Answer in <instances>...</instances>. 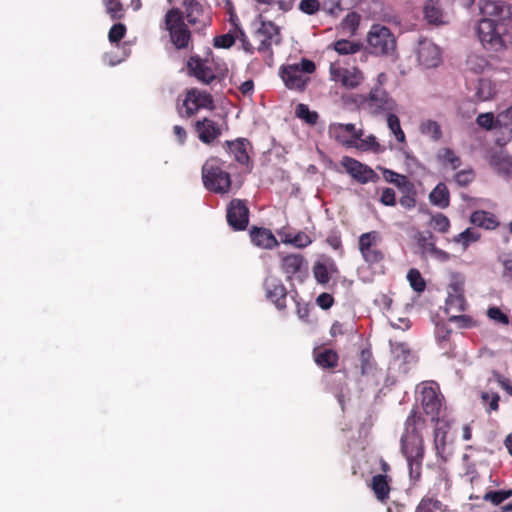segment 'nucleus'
Returning a JSON list of instances; mask_svg holds the SVG:
<instances>
[{
  "instance_id": "a19ab883",
  "label": "nucleus",
  "mask_w": 512,
  "mask_h": 512,
  "mask_svg": "<svg viewBox=\"0 0 512 512\" xmlns=\"http://www.w3.org/2000/svg\"><path fill=\"white\" fill-rule=\"evenodd\" d=\"M491 164L498 173L503 175L512 174V157H494L491 161Z\"/></svg>"
},
{
  "instance_id": "393cba45",
  "label": "nucleus",
  "mask_w": 512,
  "mask_h": 512,
  "mask_svg": "<svg viewBox=\"0 0 512 512\" xmlns=\"http://www.w3.org/2000/svg\"><path fill=\"white\" fill-rule=\"evenodd\" d=\"M250 238L253 244L264 249H271L278 244L276 237L266 228L253 227Z\"/></svg>"
},
{
  "instance_id": "e433bc0d",
  "label": "nucleus",
  "mask_w": 512,
  "mask_h": 512,
  "mask_svg": "<svg viewBox=\"0 0 512 512\" xmlns=\"http://www.w3.org/2000/svg\"><path fill=\"white\" fill-rule=\"evenodd\" d=\"M333 49L340 55H350L359 52L361 45L357 42L341 39L333 43Z\"/></svg>"
},
{
  "instance_id": "052dcab7",
  "label": "nucleus",
  "mask_w": 512,
  "mask_h": 512,
  "mask_svg": "<svg viewBox=\"0 0 512 512\" xmlns=\"http://www.w3.org/2000/svg\"><path fill=\"white\" fill-rule=\"evenodd\" d=\"M288 242L297 248H305L312 243V239L306 233L299 232L293 238L289 239Z\"/></svg>"
},
{
  "instance_id": "7c9ffc66",
  "label": "nucleus",
  "mask_w": 512,
  "mask_h": 512,
  "mask_svg": "<svg viewBox=\"0 0 512 512\" xmlns=\"http://www.w3.org/2000/svg\"><path fill=\"white\" fill-rule=\"evenodd\" d=\"M481 238V234L474 228H467L463 232L454 236L452 241L460 244L465 251L472 243L477 242Z\"/></svg>"
},
{
  "instance_id": "473e14b6",
  "label": "nucleus",
  "mask_w": 512,
  "mask_h": 512,
  "mask_svg": "<svg viewBox=\"0 0 512 512\" xmlns=\"http://www.w3.org/2000/svg\"><path fill=\"white\" fill-rule=\"evenodd\" d=\"M437 159L443 165H450L453 170H456L461 165V159L455 152L448 147L439 149L437 152Z\"/></svg>"
},
{
  "instance_id": "7ed1b4c3",
  "label": "nucleus",
  "mask_w": 512,
  "mask_h": 512,
  "mask_svg": "<svg viewBox=\"0 0 512 512\" xmlns=\"http://www.w3.org/2000/svg\"><path fill=\"white\" fill-rule=\"evenodd\" d=\"M358 107L373 116L391 112L397 109L396 101L390 96L384 87L373 86L368 94L357 96Z\"/></svg>"
},
{
  "instance_id": "bb28decb",
  "label": "nucleus",
  "mask_w": 512,
  "mask_h": 512,
  "mask_svg": "<svg viewBox=\"0 0 512 512\" xmlns=\"http://www.w3.org/2000/svg\"><path fill=\"white\" fill-rule=\"evenodd\" d=\"M303 264L304 258L300 254H288L281 258V269L289 280L301 270Z\"/></svg>"
},
{
  "instance_id": "37998d69",
  "label": "nucleus",
  "mask_w": 512,
  "mask_h": 512,
  "mask_svg": "<svg viewBox=\"0 0 512 512\" xmlns=\"http://www.w3.org/2000/svg\"><path fill=\"white\" fill-rule=\"evenodd\" d=\"M430 225L435 231L440 233H447L451 226L449 218L442 213H436L433 215L431 217Z\"/></svg>"
},
{
  "instance_id": "e2e57ef3",
  "label": "nucleus",
  "mask_w": 512,
  "mask_h": 512,
  "mask_svg": "<svg viewBox=\"0 0 512 512\" xmlns=\"http://www.w3.org/2000/svg\"><path fill=\"white\" fill-rule=\"evenodd\" d=\"M235 36H236V39H238L242 43L243 49L246 52L253 53V47H252L251 43L249 42L247 35L237 25L235 26Z\"/></svg>"
},
{
  "instance_id": "58836bf2",
  "label": "nucleus",
  "mask_w": 512,
  "mask_h": 512,
  "mask_svg": "<svg viewBox=\"0 0 512 512\" xmlns=\"http://www.w3.org/2000/svg\"><path fill=\"white\" fill-rule=\"evenodd\" d=\"M295 114L298 118L304 120L309 125H315L318 121V114L310 111L308 105L300 103L296 106Z\"/></svg>"
},
{
  "instance_id": "69168bd1",
  "label": "nucleus",
  "mask_w": 512,
  "mask_h": 512,
  "mask_svg": "<svg viewBox=\"0 0 512 512\" xmlns=\"http://www.w3.org/2000/svg\"><path fill=\"white\" fill-rule=\"evenodd\" d=\"M316 303L322 308V309H329L333 303H334V298L331 294L329 293H321L317 299H316Z\"/></svg>"
},
{
  "instance_id": "13d9d810",
  "label": "nucleus",
  "mask_w": 512,
  "mask_h": 512,
  "mask_svg": "<svg viewBox=\"0 0 512 512\" xmlns=\"http://www.w3.org/2000/svg\"><path fill=\"white\" fill-rule=\"evenodd\" d=\"M320 3L318 0H301L299 10L308 15H314L319 11Z\"/></svg>"
},
{
  "instance_id": "ddd939ff",
  "label": "nucleus",
  "mask_w": 512,
  "mask_h": 512,
  "mask_svg": "<svg viewBox=\"0 0 512 512\" xmlns=\"http://www.w3.org/2000/svg\"><path fill=\"white\" fill-rule=\"evenodd\" d=\"M249 208L242 199H232L227 205L226 219L234 231H243L249 224Z\"/></svg>"
},
{
  "instance_id": "5fc2aeb1",
  "label": "nucleus",
  "mask_w": 512,
  "mask_h": 512,
  "mask_svg": "<svg viewBox=\"0 0 512 512\" xmlns=\"http://www.w3.org/2000/svg\"><path fill=\"white\" fill-rule=\"evenodd\" d=\"M481 399L484 404H489L490 411H497L499 409L500 396L498 393L482 392Z\"/></svg>"
},
{
  "instance_id": "72a5a7b5",
  "label": "nucleus",
  "mask_w": 512,
  "mask_h": 512,
  "mask_svg": "<svg viewBox=\"0 0 512 512\" xmlns=\"http://www.w3.org/2000/svg\"><path fill=\"white\" fill-rule=\"evenodd\" d=\"M387 126L391 133L395 136L398 143H407L406 135L401 128L400 120L394 112H391L387 115Z\"/></svg>"
},
{
  "instance_id": "3c124183",
  "label": "nucleus",
  "mask_w": 512,
  "mask_h": 512,
  "mask_svg": "<svg viewBox=\"0 0 512 512\" xmlns=\"http://www.w3.org/2000/svg\"><path fill=\"white\" fill-rule=\"evenodd\" d=\"M359 140L360 144L358 145V148L362 150H371L375 153H381L384 151V148L381 147L374 135H369L366 139L360 138Z\"/></svg>"
},
{
  "instance_id": "864d4df0",
  "label": "nucleus",
  "mask_w": 512,
  "mask_h": 512,
  "mask_svg": "<svg viewBox=\"0 0 512 512\" xmlns=\"http://www.w3.org/2000/svg\"><path fill=\"white\" fill-rule=\"evenodd\" d=\"M127 28L123 23H115L109 30L108 39L111 43H118L124 38Z\"/></svg>"
},
{
  "instance_id": "6ab92c4d",
  "label": "nucleus",
  "mask_w": 512,
  "mask_h": 512,
  "mask_svg": "<svg viewBox=\"0 0 512 512\" xmlns=\"http://www.w3.org/2000/svg\"><path fill=\"white\" fill-rule=\"evenodd\" d=\"M187 70L190 76L206 85L211 84L216 79L213 69L199 55H193L188 59Z\"/></svg>"
},
{
  "instance_id": "cd10ccee",
  "label": "nucleus",
  "mask_w": 512,
  "mask_h": 512,
  "mask_svg": "<svg viewBox=\"0 0 512 512\" xmlns=\"http://www.w3.org/2000/svg\"><path fill=\"white\" fill-rule=\"evenodd\" d=\"M430 202L440 208H447L450 204V193L445 183H438L429 194Z\"/></svg>"
},
{
  "instance_id": "774afa93",
  "label": "nucleus",
  "mask_w": 512,
  "mask_h": 512,
  "mask_svg": "<svg viewBox=\"0 0 512 512\" xmlns=\"http://www.w3.org/2000/svg\"><path fill=\"white\" fill-rule=\"evenodd\" d=\"M326 242L331 246L334 250H339L342 248V240L339 234L331 233L328 235Z\"/></svg>"
},
{
  "instance_id": "b1692460",
  "label": "nucleus",
  "mask_w": 512,
  "mask_h": 512,
  "mask_svg": "<svg viewBox=\"0 0 512 512\" xmlns=\"http://www.w3.org/2000/svg\"><path fill=\"white\" fill-rule=\"evenodd\" d=\"M423 14L425 20L431 25L439 26L445 24L440 0H426Z\"/></svg>"
},
{
  "instance_id": "bf43d9fd",
  "label": "nucleus",
  "mask_w": 512,
  "mask_h": 512,
  "mask_svg": "<svg viewBox=\"0 0 512 512\" xmlns=\"http://www.w3.org/2000/svg\"><path fill=\"white\" fill-rule=\"evenodd\" d=\"M487 315L490 319L498 322V323H501L503 325H508L509 324V318L508 316L503 313L501 311L500 308L498 307H490L488 310H487Z\"/></svg>"
},
{
  "instance_id": "412c9836",
  "label": "nucleus",
  "mask_w": 512,
  "mask_h": 512,
  "mask_svg": "<svg viewBox=\"0 0 512 512\" xmlns=\"http://www.w3.org/2000/svg\"><path fill=\"white\" fill-rule=\"evenodd\" d=\"M417 58L419 63L426 68L436 67L441 61L440 49L431 41H421L417 50Z\"/></svg>"
},
{
  "instance_id": "a878e982",
  "label": "nucleus",
  "mask_w": 512,
  "mask_h": 512,
  "mask_svg": "<svg viewBox=\"0 0 512 512\" xmlns=\"http://www.w3.org/2000/svg\"><path fill=\"white\" fill-rule=\"evenodd\" d=\"M470 222L471 224L486 230H494L500 225L496 216L485 210L474 211L470 216Z\"/></svg>"
},
{
  "instance_id": "79ce46f5",
  "label": "nucleus",
  "mask_w": 512,
  "mask_h": 512,
  "mask_svg": "<svg viewBox=\"0 0 512 512\" xmlns=\"http://www.w3.org/2000/svg\"><path fill=\"white\" fill-rule=\"evenodd\" d=\"M313 275L317 283L321 285H326L330 281V276L325 260L315 262L313 266Z\"/></svg>"
},
{
  "instance_id": "dca6fc26",
  "label": "nucleus",
  "mask_w": 512,
  "mask_h": 512,
  "mask_svg": "<svg viewBox=\"0 0 512 512\" xmlns=\"http://www.w3.org/2000/svg\"><path fill=\"white\" fill-rule=\"evenodd\" d=\"M255 37L259 41L257 50L260 53H272V45L279 44L281 41L279 27L272 21H262L255 32Z\"/></svg>"
},
{
  "instance_id": "f8f14e48",
  "label": "nucleus",
  "mask_w": 512,
  "mask_h": 512,
  "mask_svg": "<svg viewBox=\"0 0 512 512\" xmlns=\"http://www.w3.org/2000/svg\"><path fill=\"white\" fill-rule=\"evenodd\" d=\"M183 16L196 31H202L211 25L210 12L198 0H183Z\"/></svg>"
},
{
  "instance_id": "5701e85b",
  "label": "nucleus",
  "mask_w": 512,
  "mask_h": 512,
  "mask_svg": "<svg viewBox=\"0 0 512 512\" xmlns=\"http://www.w3.org/2000/svg\"><path fill=\"white\" fill-rule=\"evenodd\" d=\"M390 483L391 478L387 475L378 474L372 477L370 487L378 501L385 503L389 499Z\"/></svg>"
},
{
  "instance_id": "2eb2a0df",
  "label": "nucleus",
  "mask_w": 512,
  "mask_h": 512,
  "mask_svg": "<svg viewBox=\"0 0 512 512\" xmlns=\"http://www.w3.org/2000/svg\"><path fill=\"white\" fill-rule=\"evenodd\" d=\"M341 164L346 171L361 184L369 182L375 183L380 179L379 175L372 168L354 158L348 156L343 157Z\"/></svg>"
},
{
  "instance_id": "f257e3e1",
  "label": "nucleus",
  "mask_w": 512,
  "mask_h": 512,
  "mask_svg": "<svg viewBox=\"0 0 512 512\" xmlns=\"http://www.w3.org/2000/svg\"><path fill=\"white\" fill-rule=\"evenodd\" d=\"M425 424L426 421L418 407H413L406 418L404 431L400 438V451L407 460L410 477L414 480H419L421 477L425 455L422 430Z\"/></svg>"
},
{
  "instance_id": "39448f33",
  "label": "nucleus",
  "mask_w": 512,
  "mask_h": 512,
  "mask_svg": "<svg viewBox=\"0 0 512 512\" xmlns=\"http://www.w3.org/2000/svg\"><path fill=\"white\" fill-rule=\"evenodd\" d=\"M315 70L316 65L312 60L302 58L298 64L282 66L280 76L288 89L303 92L310 81L305 74H312Z\"/></svg>"
},
{
  "instance_id": "338daca9",
  "label": "nucleus",
  "mask_w": 512,
  "mask_h": 512,
  "mask_svg": "<svg viewBox=\"0 0 512 512\" xmlns=\"http://www.w3.org/2000/svg\"><path fill=\"white\" fill-rule=\"evenodd\" d=\"M371 358H372V354L369 350L361 351L360 359H361L362 374L367 373V371L372 367Z\"/></svg>"
},
{
  "instance_id": "09e8293b",
  "label": "nucleus",
  "mask_w": 512,
  "mask_h": 512,
  "mask_svg": "<svg viewBox=\"0 0 512 512\" xmlns=\"http://www.w3.org/2000/svg\"><path fill=\"white\" fill-rule=\"evenodd\" d=\"M496 123L499 125V128H512V104L498 111Z\"/></svg>"
},
{
  "instance_id": "c9c22d12",
  "label": "nucleus",
  "mask_w": 512,
  "mask_h": 512,
  "mask_svg": "<svg viewBox=\"0 0 512 512\" xmlns=\"http://www.w3.org/2000/svg\"><path fill=\"white\" fill-rule=\"evenodd\" d=\"M443 504L433 496L426 495L418 503L415 512H436L442 510Z\"/></svg>"
},
{
  "instance_id": "ea45409f",
  "label": "nucleus",
  "mask_w": 512,
  "mask_h": 512,
  "mask_svg": "<svg viewBox=\"0 0 512 512\" xmlns=\"http://www.w3.org/2000/svg\"><path fill=\"white\" fill-rule=\"evenodd\" d=\"M407 280L412 289L418 293L423 292L426 288V282L421 273L416 268H411L407 273Z\"/></svg>"
},
{
  "instance_id": "c03bdc74",
  "label": "nucleus",
  "mask_w": 512,
  "mask_h": 512,
  "mask_svg": "<svg viewBox=\"0 0 512 512\" xmlns=\"http://www.w3.org/2000/svg\"><path fill=\"white\" fill-rule=\"evenodd\" d=\"M449 321L453 322L457 325L458 328L468 329L475 327L477 325V321L474 320L471 316L466 314H458L454 313L449 315Z\"/></svg>"
},
{
  "instance_id": "a18cd8bd",
  "label": "nucleus",
  "mask_w": 512,
  "mask_h": 512,
  "mask_svg": "<svg viewBox=\"0 0 512 512\" xmlns=\"http://www.w3.org/2000/svg\"><path fill=\"white\" fill-rule=\"evenodd\" d=\"M418 245L423 253L430 254L436 247V237L429 231L421 233L418 237Z\"/></svg>"
},
{
  "instance_id": "0eeeda50",
  "label": "nucleus",
  "mask_w": 512,
  "mask_h": 512,
  "mask_svg": "<svg viewBox=\"0 0 512 512\" xmlns=\"http://www.w3.org/2000/svg\"><path fill=\"white\" fill-rule=\"evenodd\" d=\"M214 100L211 94L206 91H201L197 88L187 89L184 93V98L180 103H177V112L182 118H190L194 116L201 109H213Z\"/></svg>"
},
{
  "instance_id": "de8ad7c7",
  "label": "nucleus",
  "mask_w": 512,
  "mask_h": 512,
  "mask_svg": "<svg viewBox=\"0 0 512 512\" xmlns=\"http://www.w3.org/2000/svg\"><path fill=\"white\" fill-rule=\"evenodd\" d=\"M476 123L486 130L499 128V125L496 123V116L491 112L479 114L476 118Z\"/></svg>"
},
{
  "instance_id": "a211bd4d",
  "label": "nucleus",
  "mask_w": 512,
  "mask_h": 512,
  "mask_svg": "<svg viewBox=\"0 0 512 512\" xmlns=\"http://www.w3.org/2000/svg\"><path fill=\"white\" fill-rule=\"evenodd\" d=\"M263 288L267 300L271 301L278 310H285L288 292L282 281L269 276L264 280Z\"/></svg>"
},
{
  "instance_id": "20e7f679",
  "label": "nucleus",
  "mask_w": 512,
  "mask_h": 512,
  "mask_svg": "<svg viewBox=\"0 0 512 512\" xmlns=\"http://www.w3.org/2000/svg\"><path fill=\"white\" fill-rule=\"evenodd\" d=\"M164 29L168 32L170 42L177 50H184L192 42V34L184 21L183 11L173 7L164 16Z\"/></svg>"
},
{
  "instance_id": "aec40b11",
  "label": "nucleus",
  "mask_w": 512,
  "mask_h": 512,
  "mask_svg": "<svg viewBox=\"0 0 512 512\" xmlns=\"http://www.w3.org/2000/svg\"><path fill=\"white\" fill-rule=\"evenodd\" d=\"M193 128L199 140L204 144H211L222 134L219 124L207 117L197 120L193 124Z\"/></svg>"
},
{
  "instance_id": "2f4dec72",
  "label": "nucleus",
  "mask_w": 512,
  "mask_h": 512,
  "mask_svg": "<svg viewBox=\"0 0 512 512\" xmlns=\"http://www.w3.org/2000/svg\"><path fill=\"white\" fill-rule=\"evenodd\" d=\"M419 131L421 134L429 136L435 142L439 141L443 136L440 124L431 119L421 122Z\"/></svg>"
},
{
  "instance_id": "c756f323",
  "label": "nucleus",
  "mask_w": 512,
  "mask_h": 512,
  "mask_svg": "<svg viewBox=\"0 0 512 512\" xmlns=\"http://www.w3.org/2000/svg\"><path fill=\"white\" fill-rule=\"evenodd\" d=\"M102 2L112 21H120L125 17L126 8L121 0H102Z\"/></svg>"
},
{
  "instance_id": "4be33fe9",
  "label": "nucleus",
  "mask_w": 512,
  "mask_h": 512,
  "mask_svg": "<svg viewBox=\"0 0 512 512\" xmlns=\"http://www.w3.org/2000/svg\"><path fill=\"white\" fill-rule=\"evenodd\" d=\"M315 363L322 369H335L339 364L338 353L329 348H315L313 351Z\"/></svg>"
},
{
  "instance_id": "9d476101",
  "label": "nucleus",
  "mask_w": 512,
  "mask_h": 512,
  "mask_svg": "<svg viewBox=\"0 0 512 512\" xmlns=\"http://www.w3.org/2000/svg\"><path fill=\"white\" fill-rule=\"evenodd\" d=\"M479 10L483 17L494 19L500 26L512 23V4L504 0H480Z\"/></svg>"
},
{
  "instance_id": "9b49d317",
  "label": "nucleus",
  "mask_w": 512,
  "mask_h": 512,
  "mask_svg": "<svg viewBox=\"0 0 512 512\" xmlns=\"http://www.w3.org/2000/svg\"><path fill=\"white\" fill-rule=\"evenodd\" d=\"M380 241V233L375 230L360 235L358 249L366 263L378 264L384 259V252L378 247Z\"/></svg>"
},
{
  "instance_id": "6e6d98bb",
  "label": "nucleus",
  "mask_w": 512,
  "mask_h": 512,
  "mask_svg": "<svg viewBox=\"0 0 512 512\" xmlns=\"http://www.w3.org/2000/svg\"><path fill=\"white\" fill-rule=\"evenodd\" d=\"M512 495V491L508 490H499L493 491L486 494L485 499H489L493 504L499 505L506 499L510 498Z\"/></svg>"
},
{
  "instance_id": "c85d7f7f",
  "label": "nucleus",
  "mask_w": 512,
  "mask_h": 512,
  "mask_svg": "<svg viewBox=\"0 0 512 512\" xmlns=\"http://www.w3.org/2000/svg\"><path fill=\"white\" fill-rule=\"evenodd\" d=\"M445 312L447 315L462 313L467 309V301L464 294H447Z\"/></svg>"
},
{
  "instance_id": "603ef678",
  "label": "nucleus",
  "mask_w": 512,
  "mask_h": 512,
  "mask_svg": "<svg viewBox=\"0 0 512 512\" xmlns=\"http://www.w3.org/2000/svg\"><path fill=\"white\" fill-rule=\"evenodd\" d=\"M236 41L235 32H228L226 34H222L216 36L213 40V44L216 48H224L228 49L234 45Z\"/></svg>"
},
{
  "instance_id": "680f3d73",
  "label": "nucleus",
  "mask_w": 512,
  "mask_h": 512,
  "mask_svg": "<svg viewBox=\"0 0 512 512\" xmlns=\"http://www.w3.org/2000/svg\"><path fill=\"white\" fill-rule=\"evenodd\" d=\"M359 15L355 12L348 13L342 20V26L345 29L354 31L359 25Z\"/></svg>"
},
{
  "instance_id": "4c0bfd02",
  "label": "nucleus",
  "mask_w": 512,
  "mask_h": 512,
  "mask_svg": "<svg viewBox=\"0 0 512 512\" xmlns=\"http://www.w3.org/2000/svg\"><path fill=\"white\" fill-rule=\"evenodd\" d=\"M333 132L336 135V138L340 139L342 137V133H347L351 136V138L355 141L360 139L363 135L362 130H357L354 124H337L333 127Z\"/></svg>"
},
{
  "instance_id": "1a4fd4ad",
  "label": "nucleus",
  "mask_w": 512,
  "mask_h": 512,
  "mask_svg": "<svg viewBox=\"0 0 512 512\" xmlns=\"http://www.w3.org/2000/svg\"><path fill=\"white\" fill-rule=\"evenodd\" d=\"M369 50L375 55H391L396 50V38L391 30L383 25L374 24L367 34Z\"/></svg>"
},
{
  "instance_id": "4468645a",
  "label": "nucleus",
  "mask_w": 512,
  "mask_h": 512,
  "mask_svg": "<svg viewBox=\"0 0 512 512\" xmlns=\"http://www.w3.org/2000/svg\"><path fill=\"white\" fill-rule=\"evenodd\" d=\"M329 73L332 81L347 89L357 88L364 80L363 73L358 68H345L337 63L330 64Z\"/></svg>"
},
{
  "instance_id": "0e129e2a",
  "label": "nucleus",
  "mask_w": 512,
  "mask_h": 512,
  "mask_svg": "<svg viewBox=\"0 0 512 512\" xmlns=\"http://www.w3.org/2000/svg\"><path fill=\"white\" fill-rule=\"evenodd\" d=\"M380 201L385 206H394L396 204L395 191L392 188L383 189Z\"/></svg>"
},
{
  "instance_id": "49530a36",
  "label": "nucleus",
  "mask_w": 512,
  "mask_h": 512,
  "mask_svg": "<svg viewBox=\"0 0 512 512\" xmlns=\"http://www.w3.org/2000/svg\"><path fill=\"white\" fill-rule=\"evenodd\" d=\"M452 334V329L444 324V323H438L435 328V337L438 343L445 348L446 345L450 341V337Z\"/></svg>"
},
{
  "instance_id": "8fccbe9b",
  "label": "nucleus",
  "mask_w": 512,
  "mask_h": 512,
  "mask_svg": "<svg viewBox=\"0 0 512 512\" xmlns=\"http://www.w3.org/2000/svg\"><path fill=\"white\" fill-rule=\"evenodd\" d=\"M475 179V172L473 169H464L454 175V181L460 187H466L471 184Z\"/></svg>"
},
{
  "instance_id": "4d7b16f0",
  "label": "nucleus",
  "mask_w": 512,
  "mask_h": 512,
  "mask_svg": "<svg viewBox=\"0 0 512 512\" xmlns=\"http://www.w3.org/2000/svg\"><path fill=\"white\" fill-rule=\"evenodd\" d=\"M493 95L492 88L489 82L480 81L476 92V97L479 101H487Z\"/></svg>"
},
{
  "instance_id": "f03ea898",
  "label": "nucleus",
  "mask_w": 512,
  "mask_h": 512,
  "mask_svg": "<svg viewBox=\"0 0 512 512\" xmlns=\"http://www.w3.org/2000/svg\"><path fill=\"white\" fill-rule=\"evenodd\" d=\"M204 187L215 194H228L232 188V178L225 170V161L219 157L208 158L202 166Z\"/></svg>"
},
{
  "instance_id": "f704fd0d",
  "label": "nucleus",
  "mask_w": 512,
  "mask_h": 512,
  "mask_svg": "<svg viewBox=\"0 0 512 512\" xmlns=\"http://www.w3.org/2000/svg\"><path fill=\"white\" fill-rule=\"evenodd\" d=\"M465 276L459 272L450 274L449 283L447 286V294H464L465 292Z\"/></svg>"
},
{
  "instance_id": "6e6552de",
  "label": "nucleus",
  "mask_w": 512,
  "mask_h": 512,
  "mask_svg": "<svg viewBox=\"0 0 512 512\" xmlns=\"http://www.w3.org/2000/svg\"><path fill=\"white\" fill-rule=\"evenodd\" d=\"M417 400L420 401L424 413L433 422H438L444 407V396L435 382L423 383Z\"/></svg>"
},
{
  "instance_id": "f3484780",
  "label": "nucleus",
  "mask_w": 512,
  "mask_h": 512,
  "mask_svg": "<svg viewBox=\"0 0 512 512\" xmlns=\"http://www.w3.org/2000/svg\"><path fill=\"white\" fill-rule=\"evenodd\" d=\"M224 146L235 161L245 167V171L250 173L253 169V162L250 158L248 149H252L250 141L246 138H237L232 141H225Z\"/></svg>"
},
{
  "instance_id": "423d86ee",
  "label": "nucleus",
  "mask_w": 512,
  "mask_h": 512,
  "mask_svg": "<svg viewBox=\"0 0 512 512\" xmlns=\"http://www.w3.org/2000/svg\"><path fill=\"white\" fill-rule=\"evenodd\" d=\"M497 23L494 19L482 17L477 21L476 35L486 51L501 53L507 49V43L504 36L498 31Z\"/></svg>"
}]
</instances>
